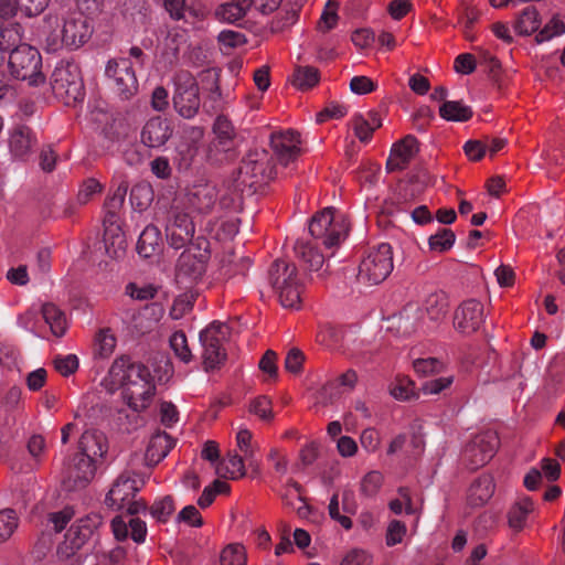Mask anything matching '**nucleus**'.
I'll list each match as a JSON object with an SVG mask.
<instances>
[{"label": "nucleus", "instance_id": "f257e3e1", "mask_svg": "<svg viewBox=\"0 0 565 565\" xmlns=\"http://www.w3.org/2000/svg\"><path fill=\"white\" fill-rule=\"evenodd\" d=\"M43 32L46 50L56 52L81 47L92 36L93 28L83 12L60 8L45 15Z\"/></svg>", "mask_w": 565, "mask_h": 565}, {"label": "nucleus", "instance_id": "f03ea898", "mask_svg": "<svg viewBox=\"0 0 565 565\" xmlns=\"http://www.w3.org/2000/svg\"><path fill=\"white\" fill-rule=\"evenodd\" d=\"M273 156L265 149H253L242 160L237 177L233 182L235 192L241 195H253L257 190L277 175Z\"/></svg>", "mask_w": 565, "mask_h": 565}, {"label": "nucleus", "instance_id": "7ed1b4c3", "mask_svg": "<svg viewBox=\"0 0 565 565\" xmlns=\"http://www.w3.org/2000/svg\"><path fill=\"white\" fill-rule=\"evenodd\" d=\"M268 279L282 307L300 308L303 286L295 264L276 259L269 268Z\"/></svg>", "mask_w": 565, "mask_h": 565}, {"label": "nucleus", "instance_id": "20e7f679", "mask_svg": "<svg viewBox=\"0 0 565 565\" xmlns=\"http://www.w3.org/2000/svg\"><path fill=\"white\" fill-rule=\"evenodd\" d=\"M8 66L12 77L28 81L30 86H40L45 82L41 54L29 44H20L10 52Z\"/></svg>", "mask_w": 565, "mask_h": 565}, {"label": "nucleus", "instance_id": "39448f33", "mask_svg": "<svg viewBox=\"0 0 565 565\" xmlns=\"http://www.w3.org/2000/svg\"><path fill=\"white\" fill-rule=\"evenodd\" d=\"M54 95L67 106L84 99L85 92L78 66L71 62H60L51 76Z\"/></svg>", "mask_w": 565, "mask_h": 565}, {"label": "nucleus", "instance_id": "423d86ee", "mask_svg": "<svg viewBox=\"0 0 565 565\" xmlns=\"http://www.w3.org/2000/svg\"><path fill=\"white\" fill-rule=\"evenodd\" d=\"M309 233L316 239H321L327 248L337 247L345 238L348 226L342 215H335V210L327 207L312 216Z\"/></svg>", "mask_w": 565, "mask_h": 565}, {"label": "nucleus", "instance_id": "0eeeda50", "mask_svg": "<svg viewBox=\"0 0 565 565\" xmlns=\"http://www.w3.org/2000/svg\"><path fill=\"white\" fill-rule=\"evenodd\" d=\"M228 332V326L217 321L200 332L202 359L206 372L218 369L225 362L227 355L223 344Z\"/></svg>", "mask_w": 565, "mask_h": 565}, {"label": "nucleus", "instance_id": "6e6552de", "mask_svg": "<svg viewBox=\"0 0 565 565\" xmlns=\"http://www.w3.org/2000/svg\"><path fill=\"white\" fill-rule=\"evenodd\" d=\"M393 250L387 243L370 249L359 266L358 278L369 285H377L385 280L393 270Z\"/></svg>", "mask_w": 565, "mask_h": 565}, {"label": "nucleus", "instance_id": "1a4fd4ad", "mask_svg": "<svg viewBox=\"0 0 565 565\" xmlns=\"http://www.w3.org/2000/svg\"><path fill=\"white\" fill-rule=\"evenodd\" d=\"M105 76L114 93L121 100H129L138 93L139 83L128 57L109 60L105 67Z\"/></svg>", "mask_w": 565, "mask_h": 565}, {"label": "nucleus", "instance_id": "9d476101", "mask_svg": "<svg viewBox=\"0 0 565 565\" xmlns=\"http://www.w3.org/2000/svg\"><path fill=\"white\" fill-rule=\"evenodd\" d=\"M173 83L172 105L174 110L184 119L194 118L201 105L198 82L189 72L182 71L174 76Z\"/></svg>", "mask_w": 565, "mask_h": 565}, {"label": "nucleus", "instance_id": "9b49d317", "mask_svg": "<svg viewBox=\"0 0 565 565\" xmlns=\"http://www.w3.org/2000/svg\"><path fill=\"white\" fill-rule=\"evenodd\" d=\"M214 140L209 148V157L215 162L232 160L235 157L236 134L231 120L218 115L213 125Z\"/></svg>", "mask_w": 565, "mask_h": 565}, {"label": "nucleus", "instance_id": "f8f14e48", "mask_svg": "<svg viewBox=\"0 0 565 565\" xmlns=\"http://www.w3.org/2000/svg\"><path fill=\"white\" fill-rule=\"evenodd\" d=\"M499 437L493 430H486L472 438L463 449L462 459L472 470L484 466L499 448Z\"/></svg>", "mask_w": 565, "mask_h": 565}, {"label": "nucleus", "instance_id": "ddd939ff", "mask_svg": "<svg viewBox=\"0 0 565 565\" xmlns=\"http://www.w3.org/2000/svg\"><path fill=\"white\" fill-rule=\"evenodd\" d=\"M194 232L195 226L191 216L179 207H172L166 225L167 239L170 246L175 249L185 247L191 243Z\"/></svg>", "mask_w": 565, "mask_h": 565}, {"label": "nucleus", "instance_id": "4468645a", "mask_svg": "<svg viewBox=\"0 0 565 565\" xmlns=\"http://www.w3.org/2000/svg\"><path fill=\"white\" fill-rule=\"evenodd\" d=\"M301 139L298 131L287 129L270 135L273 156L284 167L294 163L301 153Z\"/></svg>", "mask_w": 565, "mask_h": 565}, {"label": "nucleus", "instance_id": "2eb2a0df", "mask_svg": "<svg viewBox=\"0 0 565 565\" xmlns=\"http://www.w3.org/2000/svg\"><path fill=\"white\" fill-rule=\"evenodd\" d=\"M150 375L151 373L146 365L132 361L128 355L117 358L108 372L110 384L116 387L130 382H138V380H150Z\"/></svg>", "mask_w": 565, "mask_h": 565}, {"label": "nucleus", "instance_id": "dca6fc26", "mask_svg": "<svg viewBox=\"0 0 565 565\" xmlns=\"http://www.w3.org/2000/svg\"><path fill=\"white\" fill-rule=\"evenodd\" d=\"M9 153L14 161L26 162L38 146L35 132L26 125H14L8 131Z\"/></svg>", "mask_w": 565, "mask_h": 565}, {"label": "nucleus", "instance_id": "f3484780", "mask_svg": "<svg viewBox=\"0 0 565 565\" xmlns=\"http://www.w3.org/2000/svg\"><path fill=\"white\" fill-rule=\"evenodd\" d=\"M96 471V462L89 457L76 454L72 463L67 467L62 486L65 491H77L86 488L93 480Z\"/></svg>", "mask_w": 565, "mask_h": 565}, {"label": "nucleus", "instance_id": "a211bd4d", "mask_svg": "<svg viewBox=\"0 0 565 565\" xmlns=\"http://www.w3.org/2000/svg\"><path fill=\"white\" fill-rule=\"evenodd\" d=\"M209 252L199 245L185 249L178 259L177 274L179 278L196 280L203 276L206 270Z\"/></svg>", "mask_w": 565, "mask_h": 565}, {"label": "nucleus", "instance_id": "6ab92c4d", "mask_svg": "<svg viewBox=\"0 0 565 565\" xmlns=\"http://www.w3.org/2000/svg\"><path fill=\"white\" fill-rule=\"evenodd\" d=\"M484 321L483 305L477 299L463 301L455 311L454 324L457 330L469 334L479 330Z\"/></svg>", "mask_w": 565, "mask_h": 565}, {"label": "nucleus", "instance_id": "aec40b11", "mask_svg": "<svg viewBox=\"0 0 565 565\" xmlns=\"http://www.w3.org/2000/svg\"><path fill=\"white\" fill-rule=\"evenodd\" d=\"M120 387H122V395L128 406L135 412L146 409L151 404L156 394V384L152 375H150V380H138V382H130Z\"/></svg>", "mask_w": 565, "mask_h": 565}, {"label": "nucleus", "instance_id": "412c9836", "mask_svg": "<svg viewBox=\"0 0 565 565\" xmlns=\"http://www.w3.org/2000/svg\"><path fill=\"white\" fill-rule=\"evenodd\" d=\"M139 491L137 481L127 473H121L105 498V504L113 510H124L125 504Z\"/></svg>", "mask_w": 565, "mask_h": 565}, {"label": "nucleus", "instance_id": "4be33fe9", "mask_svg": "<svg viewBox=\"0 0 565 565\" xmlns=\"http://www.w3.org/2000/svg\"><path fill=\"white\" fill-rule=\"evenodd\" d=\"M173 132L172 124L169 119L156 116L150 118L141 130V141L150 148H159L171 138Z\"/></svg>", "mask_w": 565, "mask_h": 565}, {"label": "nucleus", "instance_id": "5701e85b", "mask_svg": "<svg viewBox=\"0 0 565 565\" xmlns=\"http://www.w3.org/2000/svg\"><path fill=\"white\" fill-rule=\"evenodd\" d=\"M294 250L297 257L308 266L309 270L318 274L319 278L326 279L329 276L330 265L327 264L324 266L326 256L318 250L317 246L312 242L305 241L302 238L297 239L294 245Z\"/></svg>", "mask_w": 565, "mask_h": 565}, {"label": "nucleus", "instance_id": "b1692460", "mask_svg": "<svg viewBox=\"0 0 565 565\" xmlns=\"http://www.w3.org/2000/svg\"><path fill=\"white\" fill-rule=\"evenodd\" d=\"M418 150L419 147L416 137L407 135L401 141L393 145L386 161V169L388 171L404 170Z\"/></svg>", "mask_w": 565, "mask_h": 565}, {"label": "nucleus", "instance_id": "393cba45", "mask_svg": "<svg viewBox=\"0 0 565 565\" xmlns=\"http://www.w3.org/2000/svg\"><path fill=\"white\" fill-rule=\"evenodd\" d=\"M218 200L217 189L212 183L194 184L189 193L188 201L191 207L199 213H209Z\"/></svg>", "mask_w": 565, "mask_h": 565}, {"label": "nucleus", "instance_id": "a878e982", "mask_svg": "<svg viewBox=\"0 0 565 565\" xmlns=\"http://www.w3.org/2000/svg\"><path fill=\"white\" fill-rule=\"evenodd\" d=\"M175 441L164 431L154 434L148 444L143 460L146 466L154 467L158 465L170 450L174 447Z\"/></svg>", "mask_w": 565, "mask_h": 565}, {"label": "nucleus", "instance_id": "bb28decb", "mask_svg": "<svg viewBox=\"0 0 565 565\" xmlns=\"http://www.w3.org/2000/svg\"><path fill=\"white\" fill-rule=\"evenodd\" d=\"M128 189H129V182L125 177H122L119 180L113 194L109 195L105 201L104 225L118 224L119 211L124 206L125 198L127 195Z\"/></svg>", "mask_w": 565, "mask_h": 565}, {"label": "nucleus", "instance_id": "cd10ccee", "mask_svg": "<svg viewBox=\"0 0 565 565\" xmlns=\"http://www.w3.org/2000/svg\"><path fill=\"white\" fill-rule=\"evenodd\" d=\"M107 452L106 437L97 430H86L79 439V452L89 457L94 462L96 458H102Z\"/></svg>", "mask_w": 565, "mask_h": 565}, {"label": "nucleus", "instance_id": "c85d7f7f", "mask_svg": "<svg viewBox=\"0 0 565 565\" xmlns=\"http://www.w3.org/2000/svg\"><path fill=\"white\" fill-rule=\"evenodd\" d=\"M104 226L103 244L106 254L114 259L122 257L127 247L125 233L118 224H106Z\"/></svg>", "mask_w": 565, "mask_h": 565}, {"label": "nucleus", "instance_id": "c756f323", "mask_svg": "<svg viewBox=\"0 0 565 565\" xmlns=\"http://www.w3.org/2000/svg\"><path fill=\"white\" fill-rule=\"evenodd\" d=\"M494 481L490 475L477 478L469 488L468 502L472 507H481L487 503L494 493Z\"/></svg>", "mask_w": 565, "mask_h": 565}, {"label": "nucleus", "instance_id": "7c9ffc66", "mask_svg": "<svg viewBox=\"0 0 565 565\" xmlns=\"http://www.w3.org/2000/svg\"><path fill=\"white\" fill-rule=\"evenodd\" d=\"M160 243L161 233L159 228L150 224L141 232L136 248L140 256L148 258L158 250Z\"/></svg>", "mask_w": 565, "mask_h": 565}, {"label": "nucleus", "instance_id": "2f4dec72", "mask_svg": "<svg viewBox=\"0 0 565 565\" xmlns=\"http://www.w3.org/2000/svg\"><path fill=\"white\" fill-rule=\"evenodd\" d=\"M448 297L443 291L430 294L424 302V310L433 322L441 321L448 312Z\"/></svg>", "mask_w": 565, "mask_h": 565}, {"label": "nucleus", "instance_id": "473e14b6", "mask_svg": "<svg viewBox=\"0 0 565 565\" xmlns=\"http://www.w3.org/2000/svg\"><path fill=\"white\" fill-rule=\"evenodd\" d=\"M42 316L55 337H63L67 329L65 313L54 303L42 306Z\"/></svg>", "mask_w": 565, "mask_h": 565}, {"label": "nucleus", "instance_id": "72a5a7b5", "mask_svg": "<svg viewBox=\"0 0 565 565\" xmlns=\"http://www.w3.org/2000/svg\"><path fill=\"white\" fill-rule=\"evenodd\" d=\"M97 524V521L88 518L87 520H81L77 525H72L66 533L71 546L79 548L92 536Z\"/></svg>", "mask_w": 565, "mask_h": 565}, {"label": "nucleus", "instance_id": "f704fd0d", "mask_svg": "<svg viewBox=\"0 0 565 565\" xmlns=\"http://www.w3.org/2000/svg\"><path fill=\"white\" fill-rule=\"evenodd\" d=\"M423 310L416 305H407L401 311L398 317V329L404 334L415 332L422 323Z\"/></svg>", "mask_w": 565, "mask_h": 565}, {"label": "nucleus", "instance_id": "c9c22d12", "mask_svg": "<svg viewBox=\"0 0 565 565\" xmlns=\"http://www.w3.org/2000/svg\"><path fill=\"white\" fill-rule=\"evenodd\" d=\"M472 114V109L459 100H446L439 107L440 117L448 121H467Z\"/></svg>", "mask_w": 565, "mask_h": 565}, {"label": "nucleus", "instance_id": "e433bc0d", "mask_svg": "<svg viewBox=\"0 0 565 565\" xmlns=\"http://www.w3.org/2000/svg\"><path fill=\"white\" fill-rule=\"evenodd\" d=\"M130 204L135 211L147 210L153 201V190L148 182H139L130 190Z\"/></svg>", "mask_w": 565, "mask_h": 565}, {"label": "nucleus", "instance_id": "4c0bfd02", "mask_svg": "<svg viewBox=\"0 0 565 565\" xmlns=\"http://www.w3.org/2000/svg\"><path fill=\"white\" fill-rule=\"evenodd\" d=\"M320 75L318 68L313 66H297L292 74V84L301 90L312 88L319 83Z\"/></svg>", "mask_w": 565, "mask_h": 565}, {"label": "nucleus", "instance_id": "58836bf2", "mask_svg": "<svg viewBox=\"0 0 565 565\" xmlns=\"http://www.w3.org/2000/svg\"><path fill=\"white\" fill-rule=\"evenodd\" d=\"M540 28L539 13L533 6L525 7L515 22V31L521 35H529Z\"/></svg>", "mask_w": 565, "mask_h": 565}, {"label": "nucleus", "instance_id": "ea45409f", "mask_svg": "<svg viewBox=\"0 0 565 565\" xmlns=\"http://www.w3.org/2000/svg\"><path fill=\"white\" fill-rule=\"evenodd\" d=\"M456 241L455 233L449 228H440L428 239L429 248L435 252L444 253L450 249Z\"/></svg>", "mask_w": 565, "mask_h": 565}, {"label": "nucleus", "instance_id": "a19ab883", "mask_svg": "<svg viewBox=\"0 0 565 565\" xmlns=\"http://www.w3.org/2000/svg\"><path fill=\"white\" fill-rule=\"evenodd\" d=\"M246 15V12L242 9V7H237L232 1L225 2L218 6L215 10V17L223 22L227 23H237L243 20Z\"/></svg>", "mask_w": 565, "mask_h": 565}, {"label": "nucleus", "instance_id": "79ce46f5", "mask_svg": "<svg viewBox=\"0 0 565 565\" xmlns=\"http://www.w3.org/2000/svg\"><path fill=\"white\" fill-rule=\"evenodd\" d=\"M221 565H246L245 548L241 544H230L221 553Z\"/></svg>", "mask_w": 565, "mask_h": 565}, {"label": "nucleus", "instance_id": "37998d69", "mask_svg": "<svg viewBox=\"0 0 565 565\" xmlns=\"http://www.w3.org/2000/svg\"><path fill=\"white\" fill-rule=\"evenodd\" d=\"M18 24H10L8 26L1 25L0 31V51H12L20 45L21 36L19 33Z\"/></svg>", "mask_w": 565, "mask_h": 565}, {"label": "nucleus", "instance_id": "c03bdc74", "mask_svg": "<svg viewBox=\"0 0 565 565\" xmlns=\"http://www.w3.org/2000/svg\"><path fill=\"white\" fill-rule=\"evenodd\" d=\"M175 505L171 495H166L159 501H156L150 508V514L158 522L166 523L170 515L174 512Z\"/></svg>", "mask_w": 565, "mask_h": 565}, {"label": "nucleus", "instance_id": "a18cd8bd", "mask_svg": "<svg viewBox=\"0 0 565 565\" xmlns=\"http://www.w3.org/2000/svg\"><path fill=\"white\" fill-rule=\"evenodd\" d=\"M194 301L195 295L193 292H185L180 295L173 301L172 308L170 310V317L173 320H180L189 311L192 310Z\"/></svg>", "mask_w": 565, "mask_h": 565}, {"label": "nucleus", "instance_id": "49530a36", "mask_svg": "<svg viewBox=\"0 0 565 565\" xmlns=\"http://www.w3.org/2000/svg\"><path fill=\"white\" fill-rule=\"evenodd\" d=\"M18 526L17 513L12 509L0 511V542L7 541Z\"/></svg>", "mask_w": 565, "mask_h": 565}, {"label": "nucleus", "instance_id": "de8ad7c7", "mask_svg": "<svg viewBox=\"0 0 565 565\" xmlns=\"http://www.w3.org/2000/svg\"><path fill=\"white\" fill-rule=\"evenodd\" d=\"M170 347L181 361L186 363L191 360L192 354L188 347L186 337L183 331H175L170 337Z\"/></svg>", "mask_w": 565, "mask_h": 565}, {"label": "nucleus", "instance_id": "09e8293b", "mask_svg": "<svg viewBox=\"0 0 565 565\" xmlns=\"http://www.w3.org/2000/svg\"><path fill=\"white\" fill-rule=\"evenodd\" d=\"M103 184L94 178L86 179L77 193V202L81 205L87 204L96 194L102 193Z\"/></svg>", "mask_w": 565, "mask_h": 565}, {"label": "nucleus", "instance_id": "8fccbe9b", "mask_svg": "<svg viewBox=\"0 0 565 565\" xmlns=\"http://www.w3.org/2000/svg\"><path fill=\"white\" fill-rule=\"evenodd\" d=\"M249 412L265 422H269L274 417L271 401L264 395L258 396L250 402Z\"/></svg>", "mask_w": 565, "mask_h": 565}, {"label": "nucleus", "instance_id": "3c124183", "mask_svg": "<svg viewBox=\"0 0 565 565\" xmlns=\"http://www.w3.org/2000/svg\"><path fill=\"white\" fill-rule=\"evenodd\" d=\"M565 33V24L557 17H553L544 28L536 34V41L539 43L548 41L554 36H558Z\"/></svg>", "mask_w": 565, "mask_h": 565}, {"label": "nucleus", "instance_id": "603ef678", "mask_svg": "<svg viewBox=\"0 0 565 565\" xmlns=\"http://www.w3.org/2000/svg\"><path fill=\"white\" fill-rule=\"evenodd\" d=\"M116 347V338L108 329L100 330L96 337V353L100 358L109 356Z\"/></svg>", "mask_w": 565, "mask_h": 565}, {"label": "nucleus", "instance_id": "864d4df0", "mask_svg": "<svg viewBox=\"0 0 565 565\" xmlns=\"http://www.w3.org/2000/svg\"><path fill=\"white\" fill-rule=\"evenodd\" d=\"M146 4V0H125L122 3V12L135 22H143L147 12Z\"/></svg>", "mask_w": 565, "mask_h": 565}, {"label": "nucleus", "instance_id": "5fc2aeb1", "mask_svg": "<svg viewBox=\"0 0 565 565\" xmlns=\"http://www.w3.org/2000/svg\"><path fill=\"white\" fill-rule=\"evenodd\" d=\"M17 8L26 17L40 15L50 3V0H17Z\"/></svg>", "mask_w": 565, "mask_h": 565}, {"label": "nucleus", "instance_id": "6e6d98bb", "mask_svg": "<svg viewBox=\"0 0 565 565\" xmlns=\"http://www.w3.org/2000/svg\"><path fill=\"white\" fill-rule=\"evenodd\" d=\"M337 8L338 3L335 1L329 0L327 2L319 22V29L322 32H328L335 26L338 21Z\"/></svg>", "mask_w": 565, "mask_h": 565}, {"label": "nucleus", "instance_id": "4d7b16f0", "mask_svg": "<svg viewBox=\"0 0 565 565\" xmlns=\"http://www.w3.org/2000/svg\"><path fill=\"white\" fill-rule=\"evenodd\" d=\"M217 41L221 45L228 49L242 46L247 42L246 36L243 33L233 30H223L220 32Z\"/></svg>", "mask_w": 565, "mask_h": 565}, {"label": "nucleus", "instance_id": "13d9d810", "mask_svg": "<svg viewBox=\"0 0 565 565\" xmlns=\"http://www.w3.org/2000/svg\"><path fill=\"white\" fill-rule=\"evenodd\" d=\"M54 366L63 376H68L78 369V359L74 354L56 356L54 359Z\"/></svg>", "mask_w": 565, "mask_h": 565}, {"label": "nucleus", "instance_id": "bf43d9fd", "mask_svg": "<svg viewBox=\"0 0 565 565\" xmlns=\"http://www.w3.org/2000/svg\"><path fill=\"white\" fill-rule=\"evenodd\" d=\"M328 513L329 516L337 521L343 526L345 530H350L353 525L351 519L347 515L340 514V508H339V493L334 492L332 497L330 498V502L328 505Z\"/></svg>", "mask_w": 565, "mask_h": 565}, {"label": "nucleus", "instance_id": "052dcab7", "mask_svg": "<svg viewBox=\"0 0 565 565\" xmlns=\"http://www.w3.org/2000/svg\"><path fill=\"white\" fill-rule=\"evenodd\" d=\"M383 477L379 471L366 473L361 482V491L367 497L374 495L382 484Z\"/></svg>", "mask_w": 565, "mask_h": 565}, {"label": "nucleus", "instance_id": "680f3d73", "mask_svg": "<svg viewBox=\"0 0 565 565\" xmlns=\"http://www.w3.org/2000/svg\"><path fill=\"white\" fill-rule=\"evenodd\" d=\"M452 383V376L435 377L423 382L422 390L427 395L439 394Z\"/></svg>", "mask_w": 565, "mask_h": 565}, {"label": "nucleus", "instance_id": "e2e57ef3", "mask_svg": "<svg viewBox=\"0 0 565 565\" xmlns=\"http://www.w3.org/2000/svg\"><path fill=\"white\" fill-rule=\"evenodd\" d=\"M477 67L476 58L470 53L459 54L454 61V68L459 74H471Z\"/></svg>", "mask_w": 565, "mask_h": 565}, {"label": "nucleus", "instance_id": "0e129e2a", "mask_svg": "<svg viewBox=\"0 0 565 565\" xmlns=\"http://www.w3.org/2000/svg\"><path fill=\"white\" fill-rule=\"evenodd\" d=\"M226 471L231 479H239L246 475L244 459L237 454L228 456Z\"/></svg>", "mask_w": 565, "mask_h": 565}, {"label": "nucleus", "instance_id": "69168bd1", "mask_svg": "<svg viewBox=\"0 0 565 565\" xmlns=\"http://www.w3.org/2000/svg\"><path fill=\"white\" fill-rule=\"evenodd\" d=\"M376 84L366 76H354L350 81V89L358 95H365L375 90Z\"/></svg>", "mask_w": 565, "mask_h": 565}, {"label": "nucleus", "instance_id": "338daca9", "mask_svg": "<svg viewBox=\"0 0 565 565\" xmlns=\"http://www.w3.org/2000/svg\"><path fill=\"white\" fill-rule=\"evenodd\" d=\"M406 526L403 522L393 520L387 527L386 533V544L388 546H394L402 542L403 536L405 535Z\"/></svg>", "mask_w": 565, "mask_h": 565}, {"label": "nucleus", "instance_id": "774afa93", "mask_svg": "<svg viewBox=\"0 0 565 565\" xmlns=\"http://www.w3.org/2000/svg\"><path fill=\"white\" fill-rule=\"evenodd\" d=\"M372 557L363 550H352L341 562V565H371Z\"/></svg>", "mask_w": 565, "mask_h": 565}]
</instances>
